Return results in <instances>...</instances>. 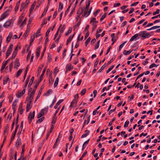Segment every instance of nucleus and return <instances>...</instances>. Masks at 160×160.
Segmentation results:
<instances>
[{
  "label": "nucleus",
  "mask_w": 160,
  "mask_h": 160,
  "mask_svg": "<svg viewBox=\"0 0 160 160\" xmlns=\"http://www.w3.org/2000/svg\"><path fill=\"white\" fill-rule=\"evenodd\" d=\"M151 33H152V34L150 33H147L146 31H141L139 32V35L144 38H146L150 37L152 34H153V32H152Z\"/></svg>",
  "instance_id": "f257e3e1"
},
{
  "label": "nucleus",
  "mask_w": 160,
  "mask_h": 160,
  "mask_svg": "<svg viewBox=\"0 0 160 160\" xmlns=\"http://www.w3.org/2000/svg\"><path fill=\"white\" fill-rule=\"evenodd\" d=\"M39 84V82H38L37 85H36L34 86L33 90L32 91V92H31L30 94V96L29 98H28V99L32 100L33 99L34 96V95L35 92Z\"/></svg>",
  "instance_id": "f03ea898"
},
{
  "label": "nucleus",
  "mask_w": 160,
  "mask_h": 160,
  "mask_svg": "<svg viewBox=\"0 0 160 160\" xmlns=\"http://www.w3.org/2000/svg\"><path fill=\"white\" fill-rule=\"evenodd\" d=\"M13 47V45L12 44H10L9 47L8 49L7 50L6 52V58H7L8 56L10 55L11 52H12V48Z\"/></svg>",
  "instance_id": "7ed1b4c3"
},
{
  "label": "nucleus",
  "mask_w": 160,
  "mask_h": 160,
  "mask_svg": "<svg viewBox=\"0 0 160 160\" xmlns=\"http://www.w3.org/2000/svg\"><path fill=\"white\" fill-rule=\"evenodd\" d=\"M35 112L33 111L32 113L30 112L29 114L28 117V122L29 123H31L32 120L34 118L35 116Z\"/></svg>",
  "instance_id": "20e7f679"
},
{
  "label": "nucleus",
  "mask_w": 160,
  "mask_h": 160,
  "mask_svg": "<svg viewBox=\"0 0 160 160\" xmlns=\"http://www.w3.org/2000/svg\"><path fill=\"white\" fill-rule=\"evenodd\" d=\"M25 92V89L24 88L22 90L21 92H18L17 93H16V96L17 98H20L22 96Z\"/></svg>",
  "instance_id": "39448f33"
},
{
  "label": "nucleus",
  "mask_w": 160,
  "mask_h": 160,
  "mask_svg": "<svg viewBox=\"0 0 160 160\" xmlns=\"http://www.w3.org/2000/svg\"><path fill=\"white\" fill-rule=\"evenodd\" d=\"M12 24V22L11 20L7 21L4 24L3 27L5 28H7Z\"/></svg>",
  "instance_id": "423d86ee"
},
{
  "label": "nucleus",
  "mask_w": 160,
  "mask_h": 160,
  "mask_svg": "<svg viewBox=\"0 0 160 160\" xmlns=\"http://www.w3.org/2000/svg\"><path fill=\"white\" fill-rule=\"evenodd\" d=\"M9 14V13H8V12L6 11L1 15V18L0 19V21L4 19L6 17L8 16Z\"/></svg>",
  "instance_id": "0eeeda50"
},
{
  "label": "nucleus",
  "mask_w": 160,
  "mask_h": 160,
  "mask_svg": "<svg viewBox=\"0 0 160 160\" xmlns=\"http://www.w3.org/2000/svg\"><path fill=\"white\" fill-rule=\"evenodd\" d=\"M29 102H28L27 106H26V112H28L30 109L31 108V107L30 106V105L31 103V102H32V100L29 99L28 100Z\"/></svg>",
  "instance_id": "6e6552de"
},
{
  "label": "nucleus",
  "mask_w": 160,
  "mask_h": 160,
  "mask_svg": "<svg viewBox=\"0 0 160 160\" xmlns=\"http://www.w3.org/2000/svg\"><path fill=\"white\" fill-rule=\"evenodd\" d=\"M43 88H44V86H42L41 87L39 90L38 94L37 96L36 97L35 101H36L37 100V99L40 97V96L42 92Z\"/></svg>",
  "instance_id": "1a4fd4ad"
},
{
  "label": "nucleus",
  "mask_w": 160,
  "mask_h": 160,
  "mask_svg": "<svg viewBox=\"0 0 160 160\" xmlns=\"http://www.w3.org/2000/svg\"><path fill=\"white\" fill-rule=\"evenodd\" d=\"M17 52H18V46L16 47V48H15V49L14 50V51L12 53V57L11 58L12 59H13L15 58L16 55H17Z\"/></svg>",
  "instance_id": "9d476101"
},
{
  "label": "nucleus",
  "mask_w": 160,
  "mask_h": 160,
  "mask_svg": "<svg viewBox=\"0 0 160 160\" xmlns=\"http://www.w3.org/2000/svg\"><path fill=\"white\" fill-rule=\"evenodd\" d=\"M19 59L17 58L16 59V61L14 63V67L15 68H18L20 65V63L19 62Z\"/></svg>",
  "instance_id": "9b49d317"
},
{
  "label": "nucleus",
  "mask_w": 160,
  "mask_h": 160,
  "mask_svg": "<svg viewBox=\"0 0 160 160\" xmlns=\"http://www.w3.org/2000/svg\"><path fill=\"white\" fill-rule=\"evenodd\" d=\"M78 102V100H73L71 102L70 107H76L77 106V103Z\"/></svg>",
  "instance_id": "f8f14e48"
},
{
  "label": "nucleus",
  "mask_w": 160,
  "mask_h": 160,
  "mask_svg": "<svg viewBox=\"0 0 160 160\" xmlns=\"http://www.w3.org/2000/svg\"><path fill=\"white\" fill-rule=\"evenodd\" d=\"M46 67H45L43 69V71H42V74L41 75V76L40 77V80H39V81L38 82H39V83L42 80V79H43V77L44 74V73L45 72V71H46Z\"/></svg>",
  "instance_id": "ddd939ff"
},
{
  "label": "nucleus",
  "mask_w": 160,
  "mask_h": 160,
  "mask_svg": "<svg viewBox=\"0 0 160 160\" xmlns=\"http://www.w3.org/2000/svg\"><path fill=\"white\" fill-rule=\"evenodd\" d=\"M75 34V32L72 35H70L69 37L67 39V43L66 45H68V43L71 42V41L72 40V39L74 36V35Z\"/></svg>",
  "instance_id": "4468645a"
},
{
  "label": "nucleus",
  "mask_w": 160,
  "mask_h": 160,
  "mask_svg": "<svg viewBox=\"0 0 160 160\" xmlns=\"http://www.w3.org/2000/svg\"><path fill=\"white\" fill-rule=\"evenodd\" d=\"M24 110V109L22 108V104H20L18 112L21 114H22Z\"/></svg>",
  "instance_id": "2eb2a0df"
},
{
  "label": "nucleus",
  "mask_w": 160,
  "mask_h": 160,
  "mask_svg": "<svg viewBox=\"0 0 160 160\" xmlns=\"http://www.w3.org/2000/svg\"><path fill=\"white\" fill-rule=\"evenodd\" d=\"M72 68L71 67V64H68L67 65L66 67V72H67L68 71H70L72 69Z\"/></svg>",
  "instance_id": "dca6fc26"
},
{
  "label": "nucleus",
  "mask_w": 160,
  "mask_h": 160,
  "mask_svg": "<svg viewBox=\"0 0 160 160\" xmlns=\"http://www.w3.org/2000/svg\"><path fill=\"white\" fill-rule=\"evenodd\" d=\"M85 133L82 135L81 137V138L86 137L89 134V131L88 130H86L85 131Z\"/></svg>",
  "instance_id": "f3484780"
},
{
  "label": "nucleus",
  "mask_w": 160,
  "mask_h": 160,
  "mask_svg": "<svg viewBox=\"0 0 160 160\" xmlns=\"http://www.w3.org/2000/svg\"><path fill=\"white\" fill-rule=\"evenodd\" d=\"M63 101V99H61L59 100L56 103L54 107L55 109H56L58 108V106Z\"/></svg>",
  "instance_id": "a211bd4d"
},
{
  "label": "nucleus",
  "mask_w": 160,
  "mask_h": 160,
  "mask_svg": "<svg viewBox=\"0 0 160 160\" xmlns=\"http://www.w3.org/2000/svg\"><path fill=\"white\" fill-rule=\"evenodd\" d=\"M90 140V139H88L87 141H85L84 143H83L82 147V150H83L86 147V146L88 145L89 141Z\"/></svg>",
  "instance_id": "6ab92c4d"
},
{
  "label": "nucleus",
  "mask_w": 160,
  "mask_h": 160,
  "mask_svg": "<svg viewBox=\"0 0 160 160\" xmlns=\"http://www.w3.org/2000/svg\"><path fill=\"white\" fill-rule=\"evenodd\" d=\"M40 52V47H38L37 49L36 52V56L37 58H38L39 56Z\"/></svg>",
  "instance_id": "aec40b11"
},
{
  "label": "nucleus",
  "mask_w": 160,
  "mask_h": 160,
  "mask_svg": "<svg viewBox=\"0 0 160 160\" xmlns=\"http://www.w3.org/2000/svg\"><path fill=\"white\" fill-rule=\"evenodd\" d=\"M36 2L35 1L33 2V4H32V5L31 6V7L30 9V12H32V11H33V9L34 8L35 6L36 5Z\"/></svg>",
  "instance_id": "412c9836"
},
{
  "label": "nucleus",
  "mask_w": 160,
  "mask_h": 160,
  "mask_svg": "<svg viewBox=\"0 0 160 160\" xmlns=\"http://www.w3.org/2000/svg\"><path fill=\"white\" fill-rule=\"evenodd\" d=\"M98 23V21H94L93 22V27H92V30H94L97 27V23Z\"/></svg>",
  "instance_id": "4be33fe9"
},
{
  "label": "nucleus",
  "mask_w": 160,
  "mask_h": 160,
  "mask_svg": "<svg viewBox=\"0 0 160 160\" xmlns=\"http://www.w3.org/2000/svg\"><path fill=\"white\" fill-rule=\"evenodd\" d=\"M21 143V139L18 138L16 141V145L18 148Z\"/></svg>",
  "instance_id": "5701e85b"
},
{
  "label": "nucleus",
  "mask_w": 160,
  "mask_h": 160,
  "mask_svg": "<svg viewBox=\"0 0 160 160\" xmlns=\"http://www.w3.org/2000/svg\"><path fill=\"white\" fill-rule=\"evenodd\" d=\"M139 36L138 33L135 34L134 36L131 37L130 40V42H132L136 38Z\"/></svg>",
  "instance_id": "b1692460"
},
{
  "label": "nucleus",
  "mask_w": 160,
  "mask_h": 160,
  "mask_svg": "<svg viewBox=\"0 0 160 160\" xmlns=\"http://www.w3.org/2000/svg\"><path fill=\"white\" fill-rule=\"evenodd\" d=\"M132 51V50L126 51V50H124L123 51V53L125 55H127L130 54Z\"/></svg>",
  "instance_id": "393cba45"
},
{
  "label": "nucleus",
  "mask_w": 160,
  "mask_h": 160,
  "mask_svg": "<svg viewBox=\"0 0 160 160\" xmlns=\"http://www.w3.org/2000/svg\"><path fill=\"white\" fill-rule=\"evenodd\" d=\"M12 36V34L11 33H10L7 38L6 41L7 42H8L10 41Z\"/></svg>",
  "instance_id": "a878e982"
},
{
  "label": "nucleus",
  "mask_w": 160,
  "mask_h": 160,
  "mask_svg": "<svg viewBox=\"0 0 160 160\" xmlns=\"http://www.w3.org/2000/svg\"><path fill=\"white\" fill-rule=\"evenodd\" d=\"M44 114V112L41 111L38 114L37 116L38 118H40Z\"/></svg>",
  "instance_id": "bb28decb"
},
{
  "label": "nucleus",
  "mask_w": 160,
  "mask_h": 160,
  "mask_svg": "<svg viewBox=\"0 0 160 160\" xmlns=\"http://www.w3.org/2000/svg\"><path fill=\"white\" fill-rule=\"evenodd\" d=\"M9 78L8 77H6V78H4L3 80V85L6 84L7 82L9 80Z\"/></svg>",
  "instance_id": "cd10ccee"
},
{
  "label": "nucleus",
  "mask_w": 160,
  "mask_h": 160,
  "mask_svg": "<svg viewBox=\"0 0 160 160\" xmlns=\"http://www.w3.org/2000/svg\"><path fill=\"white\" fill-rule=\"evenodd\" d=\"M34 79V77H32V78H31L30 80V81L29 82V84H28V87H30L31 86L32 84V83L33 82Z\"/></svg>",
  "instance_id": "c85d7f7f"
},
{
  "label": "nucleus",
  "mask_w": 160,
  "mask_h": 160,
  "mask_svg": "<svg viewBox=\"0 0 160 160\" xmlns=\"http://www.w3.org/2000/svg\"><path fill=\"white\" fill-rule=\"evenodd\" d=\"M21 6L22 7V8L25 9L28 7V5L25 4L24 2H23L22 3Z\"/></svg>",
  "instance_id": "c756f323"
},
{
  "label": "nucleus",
  "mask_w": 160,
  "mask_h": 160,
  "mask_svg": "<svg viewBox=\"0 0 160 160\" xmlns=\"http://www.w3.org/2000/svg\"><path fill=\"white\" fill-rule=\"evenodd\" d=\"M49 83L51 84H52L54 82V79L52 77L50 76L49 78Z\"/></svg>",
  "instance_id": "7c9ffc66"
},
{
  "label": "nucleus",
  "mask_w": 160,
  "mask_h": 160,
  "mask_svg": "<svg viewBox=\"0 0 160 160\" xmlns=\"http://www.w3.org/2000/svg\"><path fill=\"white\" fill-rule=\"evenodd\" d=\"M23 18H24V17L23 16H21L19 17V20L18 21V24H19L21 23L22 22V21Z\"/></svg>",
  "instance_id": "2f4dec72"
},
{
  "label": "nucleus",
  "mask_w": 160,
  "mask_h": 160,
  "mask_svg": "<svg viewBox=\"0 0 160 160\" xmlns=\"http://www.w3.org/2000/svg\"><path fill=\"white\" fill-rule=\"evenodd\" d=\"M59 81V78L58 77H57L54 83V87H56L57 86Z\"/></svg>",
  "instance_id": "473e14b6"
},
{
  "label": "nucleus",
  "mask_w": 160,
  "mask_h": 160,
  "mask_svg": "<svg viewBox=\"0 0 160 160\" xmlns=\"http://www.w3.org/2000/svg\"><path fill=\"white\" fill-rule=\"evenodd\" d=\"M29 32V30H27L24 34L23 35V37H24L25 38L27 37V36L28 35Z\"/></svg>",
  "instance_id": "72a5a7b5"
},
{
  "label": "nucleus",
  "mask_w": 160,
  "mask_h": 160,
  "mask_svg": "<svg viewBox=\"0 0 160 160\" xmlns=\"http://www.w3.org/2000/svg\"><path fill=\"white\" fill-rule=\"evenodd\" d=\"M63 4L60 2H59L58 11H59L60 10H62L63 8Z\"/></svg>",
  "instance_id": "f704fd0d"
},
{
  "label": "nucleus",
  "mask_w": 160,
  "mask_h": 160,
  "mask_svg": "<svg viewBox=\"0 0 160 160\" xmlns=\"http://www.w3.org/2000/svg\"><path fill=\"white\" fill-rule=\"evenodd\" d=\"M52 59V58L51 55L48 54V60L47 62L48 63L50 62Z\"/></svg>",
  "instance_id": "c9c22d12"
},
{
  "label": "nucleus",
  "mask_w": 160,
  "mask_h": 160,
  "mask_svg": "<svg viewBox=\"0 0 160 160\" xmlns=\"http://www.w3.org/2000/svg\"><path fill=\"white\" fill-rule=\"evenodd\" d=\"M22 71V69H20L17 72L16 77H18L21 74Z\"/></svg>",
  "instance_id": "e433bc0d"
},
{
  "label": "nucleus",
  "mask_w": 160,
  "mask_h": 160,
  "mask_svg": "<svg viewBox=\"0 0 160 160\" xmlns=\"http://www.w3.org/2000/svg\"><path fill=\"white\" fill-rule=\"evenodd\" d=\"M48 107H46L42 109L41 111H42V112H44V113H46L48 111Z\"/></svg>",
  "instance_id": "4c0bfd02"
},
{
  "label": "nucleus",
  "mask_w": 160,
  "mask_h": 160,
  "mask_svg": "<svg viewBox=\"0 0 160 160\" xmlns=\"http://www.w3.org/2000/svg\"><path fill=\"white\" fill-rule=\"evenodd\" d=\"M61 25L59 27V28H58V29L57 31V32H56V33L55 34V36H54V40H55L56 39V38L58 36V32H59V31L60 30V27L61 26Z\"/></svg>",
  "instance_id": "58836bf2"
},
{
  "label": "nucleus",
  "mask_w": 160,
  "mask_h": 160,
  "mask_svg": "<svg viewBox=\"0 0 160 160\" xmlns=\"http://www.w3.org/2000/svg\"><path fill=\"white\" fill-rule=\"evenodd\" d=\"M25 144H23L22 145V151L21 152V155H24V153L25 151Z\"/></svg>",
  "instance_id": "ea45409f"
},
{
  "label": "nucleus",
  "mask_w": 160,
  "mask_h": 160,
  "mask_svg": "<svg viewBox=\"0 0 160 160\" xmlns=\"http://www.w3.org/2000/svg\"><path fill=\"white\" fill-rule=\"evenodd\" d=\"M91 40V38L90 37H89L86 40L85 42V46H87L89 43L90 42V41Z\"/></svg>",
  "instance_id": "a19ab883"
},
{
  "label": "nucleus",
  "mask_w": 160,
  "mask_h": 160,
  "mask_svg": "<svg viewBox=\"0 0 160 160\" xmlns=\"http://www.w3.org/2000/svg\"><path fill=\"white\" fill-rule=\"evenodd\" d=\"M17 102L16 101H15L13 103L12 105V108L13 109H16V106L17 105Z\"/></svg>",
  "instance_id": "79ce46f5"
},
{
  "label": "nucleus",
  "mask_w": 160,
  "mask_h": 160,
  "mask_svg": "<svg viewBox=\"0 0 160 160\" xmlns=\"http://www.w3.org/2000/svg\"><path fill=\"white\" fill-rule=\"evenodd\" d=\"M45 118L44 117H42L41 118L39 119L37 121V123H40L42 122L43 120Z\"/></svg>",
  "instance_id": "37998d69"
},
{
  "label": "nucleus",
  "mask_w": 160,
  "mask_h": 160,
  "mask_svg": "<svg viewBox=\"0 0 160 160\" xmlns=\"http://www.w3.org/2000/svg\"><path fill=\"white\" fill-rule=\"evenodd\" d=\"M86 89L85 88L83 89L81 92V96L83 95L86 93Z\"/></svg>",
  "instance_id": "c03bdc74"
},
{
  "label": "nucleus",
  "mask_w": 160,
  "mask_h": 160,
  "mask_svg": "<svg viewBox=\"0 0 160 160\" xmlns=\"http://www.w3.org/2000/svg\"><path fill=\"white\" fill-rule=\"evenodd\" d=\"M72 31V28H70L68 31V32L65 33L66 36H68L69 34L71 33Z\"/></svg>",
  "instance_id": "a18cd8bd"
},
{
  "label": "nucleus",
  "mask_w": 160,
  "mask_h": 160,
  "mask_svg": "<svg viewBox=\"0 0 160 160\" xmlns=\"http://www.w3.org/2000/svg\"><path fill=\"white\" fill-rule=\"evenodd\" d=\"M26 21H27V18H26L24 19V21H23L22 22V24L20 26V27H21V26H23V25H25L26 24Z\"/></svg>",
  "instance_id": "49530a36"
},
{
  "label": "nucleus",
  "mask_w": 160,
  "mask_h": 160,
  "mask_svg": "<svg viewBox=\"0 0 160 160\" xmlns=\"http://www.w3.org/2000/svg\"><path fill=\"white\" fill-rule=\"evenodd\" d=\"M43 67V65H42L41 66H40V67H38V74H39V73H40Z\"/></svg>",
  "instance_id": "de8ad7c7"
},
{
  "label": "nucleus",
  "mask_w": 160,
  "mask_h": 160,
  "mask_svg": "<svg viewBox=\"0 0 160 160\" xmlns=\"http://www.w3.org/2000/svg\"><path fill=\"white\" fill-rule=\"evenodd\" d=\"M114 67V65L112 66L110 68H109L108 70L107 71V73H108L112 70L113 68Z\"/></svg>",
  "instance_id": "09e8293b"
},
{
  "label": "nucleus",
  "mask_w": 160,
  "mask_h": 160,
  "mask_svg": "<svg viewBox=\"0 0 160 160\" xmlns=\"http://www.w3.org/2000/svg\"><path fill=\"white\" fill-rule=\"evenodd\" d=\"M127 42V41L125 42H124L122 43L119 46V50L120 51L122 48L123 47L125 44Z\"/></svg>",
  "instance_id": "8fccbe9b"
},
{
  "label": "nucleus",
  "mask_w": 160,
  "mask_h": 160,
  "mask_svg": "<svg viewBox=\"0 0 160 160\" xmlns=\"http://www.w3.org/2000/svg\"><path fill=\"white\" fill-rule=\"evenodd\" d=\"M100 40L98 41L97 43H96L95 46V49H97L98 48L99 45V43H100Z\"/></svg>",
  "instance_id": "3c124183"
},
{
  "label": "nucleus",
  "mask_w": 160,
  "mask_h": 160,
  "mask_svg": "<svg viewBox=\"0 0 160 160\" xmlns=\"http://www.w3.org/2000/svg\"><path fill=\"white\" fill-rule=\"evenodd\" d=\"M91 11L90 10H89L88 12V13H87V11H85L84 13V16L85 17H87L90 13Z\"/></svg>",
  "instance_id": "603ef678"
},
{
  "label": "nucleus",
  "mask_w": 160,
  "mask_h": 160,
  "mask_svg": "<svg viewBox=\"0 0 160 160\" xmlns=\"http://www.w3.org/2000/svg\"><path fill=\"white\" fill-rule=\"evenodd\" d=\"M52 92V90L51 89H48L46 92V94L47 95H49L50 93Z\"/></svg>",
  "instance_id": "864d4df0"
},
{
  "label": "nucleus",
  "mask_w": 160,
  "mask_h": 160,
  "mask_svg": "<svg viewBox=\"0 0 160 160\" xmlns=\"http://www.w3.org/2000/svg\"><path fill=\"white\" fill-rule=\"evenodd\" d=\"M107 14L106 13H104L103 15L101 17L100 21H101L103 20L106 17Z\"/></svg>",
  "instance_id": "5fc2aeb1"
},
{
  "label": "nucleus",
  "mask_w": 160,
  "mask_h": 160,
  "mask_svg": "<svg viewBox=\"0 0 160 160\" xmlns=\"http://www.w3.org/2000/svg\"><path fill=\"white\" fill-rule=\"evenodd\" d=\"M40 29H38L37 30L36 33V37H37L40 36Z\"/></svg>",
  "instance_id": "6e6d98bb"
},
{
  "label": "nucleus",
  "mask_w": 160,
  "mask_h": 160,
  "mask_svg": "<svg viewBox=\"0 0 160 160\" xmlns=\"http://www.w3.org/2000/svg\"><path fill=\"white\" fill-rule=\"evenodd\" d=\"M29 77H28V78H27V79L25 81V85L24 87V88H25L27 87V86L28 84V82H29Z\"/></svg>",
  "instance_id": "4d7b16f0"
},
{
  "label": "nucleus",
  "mask_w": 160,
  "mask_h": 160,
  "mask_svg": "<svg viewBox=\"0 0 160 160\" xmlns=\"http://www.w3.org/2000/svg\"><path fill=\"white\" fill-rule=\"evenodd\" d=\"M56 118L54 116H53L52 118V123L53 124H54L56 121Z\"/></svg>",
  "instance_id": "13d9d810"
},
{
  "label": "nucleus",
  "mask_w": 160,
  "mask_h": 160,
  "mask_svg": "<svg viewBox=\"0 0 160 160\" xmlns=\"http://www.w3.org/2000/svg\"><path fill=\"white\" fill-rule=\"evenodd\" d=\"M50 28H49L47 30L45 35V37H47L48 36V34L50 32Z\"/></svg>",
  "instance_id": "bf43d9fd"
},
{
  "label": "nucleus",
  "mask_w": 160,
  "mask_h": 160,
  "mask_svg": "<svg viewBox=\"0 0 160 160\" xmlns=\"http://www.w3.org/2000/svg\"><path fill=\"white\" fill-rule=\"evenodd\" d=\"M13 66V62H12L10 65H9V71L10 72H11L12 71V68Z\"/></svg>",
  "instance_id": "052dcab7"
},
{
  "label": "nucleus",
  "mask_w": 160,
  "mask_h": 160,
  "mask_svg": "<svg viewBox=\"0 0 160 160\" xmlns=\"http://www.w3.org/2000/svg\"><path fill=\"white\" fill-rule=\"evenodd\" d=\"M129 124V121H127L124 123V128L127 127L128 126Z\"/></svg>",
  "instance_id": "680f3d73"
},
{
  "label": "nucleus",
  "mask_w": 160,
  "mask_h": 160,
  "mask_svg": "<svg viewBox=\"0 0 160 160\" xmlns=\"http://www.w3.org/2000/svg\"><path fill=\"white\" fill-rule=\"evenodd\" d=\"M105 67L104 65L102 66L101 68L98 70V73L100 72L102 70L104 69Z\"/></svg>",
  "instance_id": "e2e57ef3"
},
{
  "label": "nucleus",
  "mask_w": 160,
  "mask_h": 160,
  "mask_svg": "<svg viewBox=\"0 0 160 160\" xmlns=\"http://www.w3.org/2000/svg\"><path fill=\"white\" fill-rule=\"evenodd\" d=\"M47 11V9H45L44 11L43 12L42 15L41 17L44 16L46 14Z\"/></svg>",
  "instance_id": "0e129e2a"
},
{
  "label": "nucleus",
  "mask_w": 160,
  "mask_h": 160,
  "mask_svg": "<svg viewBox=\"0 0 160 160\" xmlns=\"http://www.w3.org/2000/svg\"><path fill=\"white\" fill-rule=\"evenodd\" d=\"M35 39V36L34 35H32L31 36L30 41L31 42H33Z\"/></svg>",
  "instance_id": "69168bd1"
},
{
  "label": "nucleus",
  "mask_w": 160,
  "mask_h": 160,
  "mask_svg": "<svg viewBox=\"0 0 160 160\" xmlns=\"http://www.w3.org/2000/svg\"><path fill=\"white\" fill-rule=\"evenodd\" d=\"M16 132H14V133H13L12 136L11 138V141H12L14 140L15 137L16 135Z\"/></svg>",
  "instance_id": "338daca9"
},
{
  "label": "nucleus",
  "mask_w": 160,
  "mask_h": 160,
  "mask_svg": "<svg viewBox=\"0 0 160 160\" xmlns=\"http://www.w3.org/2000/svg\"><path fill=\"white\" fill-rule=\"evenodd\" d=\"M159 12H160L159 9H157V10L156 11L154 12H153V15H155L156 14H159Z\"/></svg>",
  "instance_id": "774afa93"
}]
</instances>
